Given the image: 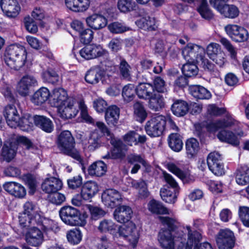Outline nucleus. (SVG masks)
Returning <instances> with one entry per match:
<instances>
[{"mask_svg":"<svg viewBox=\"0 0 249 249\" xmlns=\"http://www.w3.org/2000/svg\"><path fill=\"white\" fill-rule=\"evenodd\" d=\"M35 124V116L32 117L29 115H26L22 118H20L18 127L21 130L24 131H29L32 129Z\"/></svg>","mask_w":249,"mask_h":249,"instance_id":"8fccbe9b","label":"nucleus"},{"mask_svg":"<svg viewBox=\"0 0 249 249\" xmlns=\"http://www.w3.org/2000/svg\"><path fill=\"white\" fill-rule=\"evenodd\" d=\"M179 191L171 189L168 186H164L160 189V195L162 199L167 203H174Z\"/></svg>","mask_w":249,"mask_h":249,"instance_id":"c9c22d12","label":"nucleus"},{"mask_svg":"<svg viewBox=\"0 0 249 249\" xmlns=\"http://www.w3.org/2000/svg\"><path fill=\"white\" fill-rule=\"evenodd\" d=\"M78 103L79 101L77 102L76 99L70 97L57 108L59 116L64 120L75 117L78 113Z\"/></svg>","mask_w":249,"mask_h":249,"instance_id":"9d476101","label":"nucleus"},{"mask_svg":"<svg viewBox=\"0 0 249 249\" xmlns=\"http://www.w3.org/2000/svg\"><path fill=\"white\" fill-rule=\"evenodd\" d=\"M132 210L129 206L123 205L117 208L114 212V219L120 223H125L131 218Z\"/></svg>","mask_w":249,"mask_h":249,"instance_id":"b1692460","label":"nucleus"},{"mask_svg":"<svg viewBox=\"0 0 249 249\" xmlns=\"http://www.w3.org/2000/svg\"><path fill=\"white\" fill-rule=\"evenodd\" d=\"M37 80L33 76L26 75L23 76L18 82L17 90L21 96H26L29 93L31 87L37 85Z\"/></svg>","mask_w":249,"mask_h":249,"instance_id":"dca6fc26","label":"nucleus"},{"mask_svg":"<svg viewBox=\"0 0 249 249\" xmlns=\"http://www.w3.org/2000/svg\"><path fill=\"white\" fill-rule=\"evenodd\" d=\"M66 6L74 12H83L89 7V0H65Z\"/></svg>","mask_w":249,"mask_h":249,"instance_id":"c756f323","label":"nucleus"},{"mask_svg":"<svg viewBox=\"0 0 249 249\" xmlns=\"http://www.w3.org/2000/svg\"><path fill=\"white\" fill-rule=\"evenodd\" d=\"M5 62L12 69L19 70L25 64L27 59V52L25 48L18 45H11L6 49Z\"/></svg>","mask_w":249,"mask_h":249,"instance_id":"7ed1b4c3","label":"nucleus"},{"mask_svg":"<svg viewBox=\"0 0 249 249\" xmlns=\"http://www.w3.org/2000/svg\"><path fill=\"white\" fill-rule=\"evenodd\" d=\"M222 51L220 46L216 43H211L206 49V53L210 58L219 53Z\"/></svg>","mask_w":249,"mask_h":249,"instance_id":"338daca9","label":"nucleus"},{"mask_svg":"<svg viewBox=\"0 0 249 249\" xmlns=\"http://www.w3.org/2000/svg\"><path fill=\"white\" fill-rule=\"evenodd\" d=\"M216 241L219 249H232L235 244L234 234L230 230H221L217 235Z\"/></svg>","mask_w":249,"mask_h":249,"instance_id":"f8f14e48","label":"nucleus"},{"mask_svg":"<svg viewBox=\"0 0 249 249\" xmlns=\"http://www.w3.org/2000/svg\"><path fill=\"white\" fill-rule=\"evenodd\" d=\"M104 74L97 67H92L87 71L85 75V80L89 84H96L100 80L103 81L105 79L106 77Z\"/></svg>","mask_w":249,"mask_h":249,"instance_id":"c85d7f7f","label":"nucleus"},{"mask_svg":"<svg viewBox=\"0 0 249 249\" xmlns=\"http://www.w3.org/2000/svg\"><path fill=\"white\" fill-rule=\"evenodd\" d=\"M83 234L79 229H74L67 233V238L69 242L72 245H77L81 241Z\"/></svg>","mask_w":249,"mask_h":249,"instance_id":"3c124183","label":"nucleus"},{"mask_svg":"<svg viewBox=\"0 0 249 249\" xmlns=\"http://www.w3.org/2000/svg\"><path fill=\"white\" fill-rule=\"evenodd\" d=\"M137 26L144 30H155L158 27V21L154 17H142L136 21Z\"/></svg>","mask_w":249,"mask_h":249,"instance_id":"bb28decb","label":"nucleus"},{"mask_svg":"<svg viewBox=\"0 0 249 249\" xmlns=\"http://www.w3.org/2000/svg\"><path fill=\"white\" fill-rule=\"evenodd\" d=\"M167 122L166 118L162 115H157L152 117L147 122L145 129L150 137H159L162 135Z\"/></svg>","mask_w":249,"mask_h":249,"instance_id":"6e6552de","label":"nucleus"},{"mask_svg":"<svg viewBox=\"0 0 249 249\" xmlns=\"http://www.w3.org/2000/svg\"><path fill=\"white\" fill-rule=\"evenodd\" d=\"M62 186L63 183L61 180L56 178L51 177L44 180L42 184V189L45 193L51 194L60 190Z\"/></svg>","mask_w":249,"mask_h":249,"instance_id":"4be33fe9","label":"nucleus"},{"mask_svg":"<svg viewBox=\"0 0 249 249\" xmlns=\"http://www.w3.org/2000/svg\"><path fill=\"white\" fill-rule=\"evenodd\" d=\"M169 147L175 152H179L183 147V142L180 135L178 133L171 134L168 137Z\"/></svg>","mask_w":249,"mask_h":249,"instance_id":"58836bf2","label":"nucleus"},{"mask_svg":"<svg viewBox=\"0 0 249 249\" xmlns=\"http://www.w3.org/2000/svg\"><path fill=\"white\" fill-rule=\"evenodd\" d=\"M0 5L2 11L7 14H18L20 11L17 0H0Z\"/></svg>","mask_w":249,"mask_h":249,"instance_id":"a878e982","label":"nucleus"},{"mask_svg":"<svg viewBox=\"0 0 249 249\" xmlns=\"http://www.w3.org/2000/svg\"><path fill=\"white\" fill-rule=\"evenodd\" d=\"M51 92L45 87H41L36 90L32 95L31 100L36 106H41L51 98Z\"/></svg>","mask_w":249,"mask_h":249,"instance_id":"5701e85b","label":"nucleus"},{"mask_svg":"<svg viewBox=\"0 0 249 249\" xmlns=\"http://www.w3.org/2000/svg\"><path fill=\"white\" fill-rule=\"evenodd\" d=\"M28 230L25 234V240L30 245L38 247L42 243L44 237L39 227H35L31 225L29 227H25Z\"/></svg>","mask_w":249,"mask_h":249,"instance_id":"4468645a","label":"nucleus"},{"mask_svg":"<svg viewBox=\"0 0 249 249\" xmlns=\"http://www.w3.org/2000/svg\"><path fill=\"white\" fill-rule=\"evenodd\" d=\"M232 122L231 120H227L226 122L216 121L211 122L206 125L207 130L212 133H215L220 128H225L231 126Z\"/></svg>","mask_w":249,"mask_h":249,"instance_id":"c03bdc74","label":"nucleus"},{"mask_svg":"<svg viewBox=\"0 0 249 249\" xmlns=\"http://www.w3.org/2000/svg\"><path fill=\"white\" fill-rule=\"evenodd\" d=\"M108 28L113 34H122L129 30V27L118 22H114L109 24Z\"/></svg>","mask_w":249,"mask_h":249,"instance_id":"052dcab7","label":"nucleus"},{"mask_svg":"<svg viewBox=\"0 0 249 249\" xmlns=\"http://www.w3.org/2000/svg\"><path fill=\"white\" fill-rule=\"evenodd\" d=\"M120 116V109L116 106H111L107 108L105 113V120L108 125L117 124Z\"/></svg>","mask_w":249,"mask_h":249,"instance_id":"2f4dec72","label":"nucleus"},{"mask_svg":"<svg viewBox=\"0 0 249 249\" xmlns=\"http://www.w3.org/2000/svg\"><path fill=\"white\" fill-rule=\"evenodd\" d=\"M134 5L132 0H119L118 2V9L124 13L133 10Z\"/></svg>","mask_w":249,"mask_h":249,"instance_id":"680f3d73","label":"nucleus"},{"mask_svg":"<svg viewBox=\"0 0 249 249\" xmlns=\"http://www.w3.org/2000/svg\"><path fill=\"white\" fill-rule=\"evenodd\" d=\"M167 168L170 172L175 175L184 182H187L190 178V175L186 172L181 170L174 163H169L167 165Z\"/></svg>","mask_w":249,"mask_h":249,"instance_id":"864d4df0","label":"nucleus"},{"mask_svg":"<svg viewBox=\"0 0 249 249\" xmlns=\"http://www.w3.org/2000/svg\"><path fill=\"white\" fill-rule=\"evenodd\" d=\"M99 191V186L95 181H89L84 184L81 190V196L86 200L90 199Z\"/></svg>","mask_w":249,"mask_h":249,"instance_id":"412c9836","label":"nucleus"},{"mask_svg":"<svg viewBox=\"0 0 249 249\" xmlns=\"http://www.w3.org/2000/svg\"><path fill=\"white\" fill-rule=\"evenodd\" d=\"M40 218L38 208L32 202L27 201L23 205V213L19 216V224L22 227L28 228L35 225Z\"/></svg>","mask_w":249,"mask_h":249,"instance_id":"423d86ee","label":"nucleus"},{"mask_svg":"<svg viewBox=\"0 0 249 249\" xmlns=\"http://www.w3.org/2000/svg\"><path fill=\"white\" fill-rule=\"evenodd\" d=\"M127 185L136 189L139 195L142 198L146 197L148 196L147 185L146 183L142 181H137L132 178H128L126 181Z\"/></svg>","mask_w":249,"mask_h":249,"instance_id":"7c9ffc66","label":"nucleus"},{"mask_svg":"<svg viewBox=\"0 0 249 249\" xmlns=\"http://www.w3.org/2000/svg\"><path fill=\"white\" fill-rule=\"evenodd\" d=\"M96 131L93 132L87 142L83 144V148L89 151H93L100 146L99 135L96 136Z\"/></svg>","mask_w":249,"mask_h":249,"instance_id":"49530a36","label":"nucleus"},{"mask_svg":"<svg viewBox=\"0 0 249 249\" xmlns=\"http://www.w3.org/2000/svg\"><path fill=\"white\" fill-rule=\"evenodd\" d=\"M134 114L137 120L142 123L147 117V114L143 105L140 103L136 102L133 105Z\"/></svg>","mask_w":249,"mask_h":249,"instance_id":"603ef678","label":"nucleus"},{"mask_svg":"<svg viewBox=\"0 0 249 249\" xmlns=\"http://www.w3.org/2000/svg\"><path fill=\"white\" fill-rule=\"evenodd\" d=\"M35 124L43 131L48 133L51 132L53 128L52 122L49 119L43 116L36 115L35 116Z\"/></svg>","mask_w":249,"mask_h":249,"instance_id":"4c0bfd02","label":"nucleus"},{"mask_svg":"<svg viewBox=\"0 0 249 249\" xmlns=\"http://www.w3.org/2000/svg\"><path fill=\"white\" fill-rule=\"evenodd\" d=\"M26 30L30 33L35 34L38 30V20L36 17H25L24 19Z\"/></svg>","mask_w":249,"mask_h":249,"instance_id":"6e6d98bb","label":"nucleus"},{"mask_svg":"<svg viewBox=\"0 0 249 249\" xmlns=\"http://www.w3.org/2000/svg\"><path fill=\"white\" fill-rule=\"evenodd\" d=\"M74 141L69 131H64L59 135L58 139V146L64 153L69 155L81 161V158L79 152L74 148Z\"/></svg>","mask_w":249,"mask_h":249,"instance_id":"0eeeda50","label":"nucleus"},{"mask_svg":"<svg viewBox=\"0 0 249 249\" xmlns=\"http://www.w3.org/2000/svg\"><path fill=\"white\" fill-rule=\"evenodd\" d=\"M59 215L62 220L70 226H85L87 224L88 214L84 213L81 214L79 211L71 206H65L61 209Z\"/></svg>","mask_w":249,"mask_h":249,"instance_id":"39448f33","label":"nucleus"},{"mask_svg":"<svg viewBox=\"0 0 249 249\" xmlns=\"http://www.w3.org/2000/svg\"><path fill=\"white\" fill-rule=\"evenodd\" d=\"M70 97H68L67 92L63 88L54 89L51 93L50 103L53 106L59 107L65 102Z\"/></svg>","mask_w":249,"mask_h":249,"instance_id":"aec40b11","label":"nucleus"},{"mask_svg":"<svg viewBox=\"0 0 249 249\" xmlns=\"http://www.w3.org/2000/svg\"><path fill=\"white\" fill-rule=\"evenodd\" d=\"M204 49L196 44L189 43L182 50V55L187 62L183 65L182 71L186 77L196 76L198 71L196 63L204 70L211 71L214 65L204 56Z\"/></svg>","mask_w":249,"mask_h":249,"instance_id":"f03ea898","label":"nucleus"},{"mask_svg":"<svg viewBox=\"0 0 249 249\" xmlns=\"http://www.w3.org/2000/svg\"><path fill=\"white\" fill-rule=\"evenodd\" d=\"M96 124L101 133L107 137V139L110 141V142L114 147L111 153H108L106 155L103 156L102 158L104 159L124 158L125 156V153L127 150L125 146L120 140L114 138V136L110 133L103 122H97Z\"/></svg>","mask_w":249,"mask_h":249,"instance_id":"20e7f679","label":"nucleus"},{"mask_svg":"<svg viewBox=\"0 0 249 249\" xmlns=\"http://www.w3.org/2000/svg\"><path fill=\"white\" fill-rule=\"evenodd\" d=\"M225 30L232 39L237 42L246 41L249 36L247 30L236 25H228L225 26Z\"/></svg>","mask_w":249,"mask_h":249,"instance_id":"2eb2a0df","label":"nucleus"},{"mask_svg":"<svg viewBox=\"0 0 249 249\" xmlns=\"http://www.w3.org/2000/svg\"><path fill=\"white\" fill-rule=\"evenodd\" d=\"M238 214L243 224L247 227H249V207H240Z\"/></svg>","mask_w":249,"mask_h":249,"instance_id":"e2e57ef3","label":"nucleus"},{"mask_svg":"<svg viewBox=\"0 0 249 249\" xmlns=\"http://www.w3.org/2000/svg\"><path fill=\"white\" fill-rule=\"evenodd\" d=\"M172 111L177 116H183L189 109L188 104L183 100H176L172 106Z\"/></svg>","mask_w":249,"mask_h":249,"instance_id":"79ce46f5","label":"nucleus"},{"mask_svg":"<svg viewBox=\"0 0 249 249\" xmlns=\"http://www.w3.org/2000/svg\"><path fill=\"white\" fill-rule=\"evenodd\" d=\"M5 143L2 149V156L3 159L9 162L14 159L16 155L17 148L16 146H13L11 143Z\"/></svg>","mask_w":249,"mask_h":249,"instance_id":"5fc2aeb1","label":"nucleus"},{"mask_svg":"<svg viewBox=\"0 0 249 249\" xmlns=\"http://www.w3.org/2000/svg\"><path fill=\"white\" fill-rule=\"evenodd\" d=\"M159 219L168 229L160 230L158 234V241L163 249H192L193 245L202 239V235L190 226L176 230L177 221L174 219L159 216Z\"/></svg>","mask_w":249,"mask_h":249,"instance_id":"f257e3e1","label":"nucleus"},{"mask_svg":"<svg viewBox=\"0 0 249 249\" xmlns=\"http://www.w3.org/2000/svg\"><path fill=\"white\" fill-rule=\"evenodd\" d=\"M109 53L107 56H103L105 60L101 61L99 66L97 67L104 73V76L108 77L110 74L115 70V66L112 61L108 59Z\"/></svg>","mask_w":249,"mask_h":249,"instance_id":"37998d69","label":"nucleus"},{"mask_svg":"<svg viewBox=\"0 0 249 249\" xmlns=\"http://www.w3.org/2000/svg\"><path fill=\"white\" fill-rule=\"evenodd\" d=\"M243 135L241 131H231L224 129L221 130L217 135L219 140L223 142L230 143L233 145H238L239 144L240 139Z\"/></svg>","mask_w":249,"mask_h":249,"instance_id":"f3484780","label":"nucleus"},{"mask_svg":"<svg viewBox=\"0 0 249 249\" xmlns=\"http://www.w3.org/2000/svg\"><path fill=\"white\" fill-rule=\"evenodd\" d=\"M80 56L86 60H90L102 56H107L108 52L100 45L95 44L85 46L79 51Z\"/></svg>","mask_w":249,"mask_h":249,"instance_id":"9b49d317","label":"nucleus"},{"mask_svg":"<svg viewBox=\"0 0 249 249\" xmlns=\"http://www.w3.org/2000/svg\"><path fill=\"white\" fill-rule=\"evenodd\" d=\"M78 107L80 110V116L83 121L87 123L92 124L93 120L89 114L88 107L83 100L79 101Z\"/></svg>","mask_w":249,"mask_h":249,"instance_id":"13d9d810","label":"nucleus"},{"mask_svg":"<svg viewBox=\"0 0 249 249\" xmlns=\"http://www.w3.org/2000/svg\"><path fill=\"white\" fill-rule=\"evenodd\" d=\"M43 79L47 82L52 84L55 83L58 81V75L53 70H48L42 74Z\"/></svg>","mask_w":249,"mask_h":249,"instance_id":"0e129e2a","label":"nucleus"},{"mask_svg":"<svg viewBox=\"0 0 249 249\" xmlns=\"http://www.w3.org/2000/svg\"><path fill=\"white\" fill-rule=\"evenodd\" d=\"M128 161L129 163L133 165L131 170L132 174H136L140 169L141 165L144 167L147 166V163L144 159L140 155L137 154H131L128 156Z\"/></svg>","mask_w":249,"mask_h":249,"instance_id":"e433bc0d","label":"nucleus"},{"mask_svg":"<svg viewBox=\"0 0 249 249\" xmlns=\"http://www.w3.org/2000/svg\"><path fill=\"white\" fill-rule=\"evenodd\" d=\"M3 115L10 127L16 128L18 126L20 117L15 106L8 105L5 107Z\"/></svg>","mask_w":249,"mask_h":249,"instance_id":"a211bd4d","label":"nucleus"},{"mask_svg":"<svg viewBox=\"0 0 249 249\" xmlns=\"http://www.w3.org/2000/svg\"><path fill=\"white\" fill-rule=\"evenodd\" d=\"M153 88L154 90L158 92L164 93L167 91V85L164 80L160 77H157L154 79Z\"/></svg>","mask_w":249,"mask_h":249,"instance_id":"69168bd1","label":"nucleus"},{"mask_svg":"<svg viewBox=\"0 0 249 249\" xmlns=\"http://www.w3.org/2000/svg\"><path fill=\"white\" fill-rule=\"evenodd\" d=\"M186 153L189 158L196 156L199 149V143L194 138L188 139L186 142Z\"/></svg>","mask_w":249,"mask_h":249,"instance_id":"de8ad7c7","label":"nucleus"},{"mask_svg":"<svg viewBox=\"0 0 249 249\" xmlns=\"http://www.w3.org/2000/svg\"><path fill=\"white\" fill-rule=\"evenodd\" d=\"M148 209L152 213L157 214H169V210L161 203L151 200L148 204Z\"/></svg>","mask_w":249,"mask_h":249,"instance_id":"a18cd8bd","label":"nucleus"},{"mask_svg":"<svg viewBox=\"0 0 249 249\" xmlns=\"http://www.w3.org/2000/svg\"><path fill=\"white\" fill-rule=\"evenodd\" d=\"M118 233L120 237L128 241L133 247L136 246L140 238L139 231L132 222L120 226Z\"/></svg>","mask_w":249,"mask_h":249,"instance_id":"1a4fd4ad","label":"nucleus"},{"mask_svg":"<svg viewBox=\"0 0 249 249\" xmlns=\"http://www.w3.org/2000/svg\"><path fill=\"white\" fill-rule=\"evenodd\" d=\"M136 93V88L132 84L125 86L123 89L122 96L124 100L127 102L132 101Z\"/></svg>","mask_w":249,"mask_h":249,"instance_id":"4d7b16f0","label":"nucleus"},{"mask_svg":"<svg viewBox=\"0 0 249 249\" xmlns=\"http://www.w3.org/2000/svg\"><path fill=\"white\" fill-rule=\"evenodd\" d=\"M107 103L103 99L99 98L94 100L93 106L95 110L98 113H102L107 109Z\"/></svg>","mask_w":249,"mask_h":249,"instance_id":"774afa93","label":"nucleus"},{"mask_svg":"<svg viewBox=\"0 0 249 249\" xmlns=\"http://www.w3.org/2000/svg\"><path fill=\"white\" fill-rule=\"evenodd\" d=\"M107 171V165L101 160L93 162L88 168L89 174L91 176L102 177L105 174Z\"/></svg>","mask_w":249,"mask_h":249,"instance_id":"f704fd0d","label":"nucleus"},{"mask_svg":"<svg viewBox=\"0 0 249 249\" xmlns=\"http://www.w3.org/2000/svg\"><path fill=\"white\" fill-rule=\"evenodd\" d=\"M36 224L45 232L53 231L57 232L59 231L58 224L55 221L41 216L40 220H37Z\"/></svg>","mask_w":249,"mask_h":249,"instance_id":"cd10ccee","label":"nucleus"},{"mask_svg":"<svg viewBox=\"0 0 249 249\" xmlns=\"http://www.w3.org/2000/svg\"><path fill=\"white\" fill-rule=\"evenodd\" d=\"M191 95L198 99H209L212 97L211 92L204 87L199 85H193L189 87Z\"/></svg>","mask_w":249,"mask_h":249,"instance_id":"473e14b6","label":"nucleus"},{"mask_svg":"<svg viewBox=\"0 0 249 249\" xmlns=\"http://www.w3.org/2000/svg\"><path fill=\"white\" fill-rule=\"evenodd\" d=\"M121 193L113 189H108L104 191L102 195V201L107 207H115L122 201Z\"/></svg>","mask_w":249,"mask_h":249,"instance_id":"ddd939ff","label":"nucleus"},{"mask_svg":"<svg viewBox=\"0 0 249 249\" xmlns=\"http://www.w3.org/2000/svg\"><path fill=\"white\" fill-rule=\"evenodd\" d=\"M117 225L112 220L104 219L100 221L98 230L102 233L109 232L112 233L117 229Z\"/></svg>","mask_w":249,"mask_h":249,"instance_id":"09e8293b","label":"nucleus"},{"mask_svg":"<svg viewBox=\"0 0 249 249\" xmlns=\"http://www.w3.org/2000/svg\"><path fill=\"white\" fill-rule=\"evenodd\" d=\"M107 20L106 17H88L86 21L90 27L97 30L105 27Z\"/></svg>","mask_w":249,"mask_h":249,"instance_id":"ea45409f","label":"nucleus"},{"mask_svg":"<svg viewBox=\"0 0 249 249\" xmlns=\"http://www.w3.org/2000/svg\"><path fill=\"white\" fill-rule=\"evenodd\" d=\"M3 187L7 192L16 197L23 198L26 195L24 187L18 182H7L3 184Z\"/></svg>","mask_w":249,"mask_h":249,"instance_id":"6ab92c4d","label":"nucleus"},{"mask_svg":"<svg viewBox=\"0 0 249 249\" xmlns=\"http://www.w3.org/2000/svg\"><path fill=\"white\" fill-rule=\"evenodd\" d=\"M148 107L154 111H159L164 106V102L163 97L155 93L148 98Z\"/></svg>","mask_w":249,"mask_h":249,"instance_id":"a19ab883","label":"nucleus"},{"mask_svg":"<svg viewBox=\"0 0 249 249\" xmlns=\"http://www.w3.org/2000/svg\"><path fill=\"white\" fill-rule=\"evenodd\" d=\"M154 93L153 86L149 83H140L136 88V93L140 98L148 99Z\"/></svg>","mask_w":249,"mask_h":249,"instance_id":"72a5a7b5","label":"nucleus"},{"mask_svg":"<svg viewBox=\"0 0 249 249\" xmlns=\"http://www.w3.org/2000/svg\"><path fill=\"white\" fill-rule=\"evenodd\" d=\"M124 142L129 145H137L143 143L146 141V137L144 135H140L135 131H129L123 136Z\"/></svg>","mask_w":249,"mask_h":249,"instance_id":"393cba45","label":"nucleus"},{"mask_svg":"<svg viewBox=\"0 0 249 249\" xmlns=\"http://www.w3.org/2000/svg\"><path fill=\"white\" fill-rule=\"evenodd\" d=\"M86 207L90 213L91 218L95 220L104 216L106 213L103 210L97 206L87 205Z\"/></svg>","mask_w":249,"mask_h":249,"instance_id":"bf43d9fd","label":"nucleus"}]
</instances>
